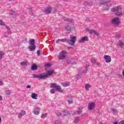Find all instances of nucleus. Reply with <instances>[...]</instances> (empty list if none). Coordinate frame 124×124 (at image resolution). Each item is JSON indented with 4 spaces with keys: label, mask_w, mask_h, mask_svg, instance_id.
<instances>
[{
    "label": "nucleus",
    "mask_w": 124,
    "mask_h": 124,
    "mask_svg": "<svg viewBox=\"0 0 124 124\" xmlns=\"http://www.w3.org/2000/svg\"><path fill=\"white\" fill-rule=\"evenodd\" d=\"M111 112H112L113 114H115V113H116V112H117V110H116V109H111Z\"/></svg>",
    "instance_id": "obj_36"
},
{
    "label": "nucleus",
    "mask_w": 124,
    "mask_h": 124,
    "mask_svg": "<svg viewBox=\"0 0 124 124\" xmlns=\"http://www.w3.org/2000/svg\"><path fill=\"white\" fill-rule=\"evenodd\" d=\"M9 0L10 1H13V0Z\"/></svg>",
    "instance_id": "obj_59"
},
{
    "label": "nucleus",
    "mask_w": 124,
    "mask_h": 124,
    "mask_svg": "<svg viewBox=\"0 0 124 124\" xmlns=\"http://www.w3.org/2000/svg\"><path fill=\"white\" fill-rule=\"evenodd\" d=\"M69 112L67 111H64L63 112L64 116H67V115H69Z\"/></svg>",
    "instance_id": "obj_31"
},
{
    "label": "nucleus",
    "mask_w": 124,
    "mask_h": 124,
    "mask_svg": "<svg viewBox=\"0 0 124 124\" xmlns=\"http://www.w3.org/2000/svg\"><path fill=\"white\" fill-rule=\"evenodd\" d=\"M56 91H58L59 93H63L62 90V87L60 86H58L57 88L56 89Z\"/></svg>",
    "instance_id": "obj_19"
},
{
    "label": "nucleus",
    "mask_w": 124,
    "mask_h": 124,
    "mask_svg": "<svg viewBox=\"0 0 124 124\" xmlns=\"http://www.w3.org/2000/svg\"><path fill=\"white\" fill-rule=\"evenodd\" d=\"M70 39H66V42L68 43L69 45L71 46H74L75 45V42L76 41V36L71 35L70 36Z\"/></svg>",
    "instance_id": "obj_3"
},
{
    "label": "nucleus",
    "mask_w": 124,
    "mask_h": 124,
    "mask_svg": "<svg viewBox=\"0 0 124 124\" xmlns=\"http://www.w3.org/2000/svg\"><path fill=\"white\" fill-rule=\"evenodd\" d=\"M26 88H27V89H31V85H27Z\"/></svg>",
    "instance_id": "obj_48"
},
{
    "label": "nucleus",
    "mask_w": 124,
    "mask_h": 124,
    "mask_svg": "<svg viewBox=\"0 0 124 124\" xmlns=\"http://www.w3.org/2000/svg\"><path fill=\"white\" fill-rule=\"evenodd\" d=\"M89 4H90V3H89V2H85L84 3V5H89Z\"/></svg>",
    "instance_id": "obj_46"
},
{
    "label": "nucleus",
    "mask_w": 124,
    "mask_h": 124,
    "mask_svg": "<svg viewBox=\"0 0 124 124\" xmlns=\"http://www.w3.org/2000/svg\"><path fill=\"white\" fill-rule=\"evenodd\" d=\"M0 25L1 26H4V22H3L2 20H0Z\"/></svg>",
    "instance_id": "obj_38"
},
{
    "label": "nucleus",
    "mask_w": 124,
    "mask_h": 124,
    "mask_svg": "<svg viewBox=\"0 0 124 124\" xmlns=\"http://www.w3.org/2000/svg\"><path fill=\"white\" fill-rule=\"evenodd\" d=\"M26 115V111L24 110H22L20 112V114L18 115V118H21L23 116Z\"/></svg>",
    "instance_id": "obj_12"
},
{
    "label": "nucleus",
    "mask_w": 124,
    "mask_h": 124,
    "mask_svg": "<svg viewBox=\"0 0 124 124\" xmlns=\"http://www.w3.org/2000/svg\"><path fill=\"white\" fill-rule=\"evenodd\" d=\"M37 55L38 56H39L40 55V50H38L37 51Z\"/></svg>",
    "instance_id": "obj_44"
},
{
    "label": "nucleus",
    "mask_w": 124,
    "mask_h": 124,
    "mask_svg": "<svg viewBox=\"0 0 124 124\" xmlns=\"http://www.w3.org/2000/svg\"><path fill=\"white\" fill-rule=\"evenodd\" d=\"M4 37H7V35H5Z\"/></svg>",
    "instance_id": "obj_57"
},
{
    "label": "nucleus",
    "mask_w": 124,
    "mask_h": 124,
    "mask_svg": "<svg viewBox=\"0 0 124 124\" xmlns=\"http://www.w3.org/2000/svg\"><path fill=\"white\" fill-rule=\"evenodd\" d=\"M68 102L69 104H71L73 103V101H72V100L71 99H70L68 100Z\"/></svg>",
    "instance_id": "obj_34"
},
{
    "label": "nucleus",
    "mask_w": 124,
    "mask_h": 124,
    "mask_svg": "<svg viewBox=\"0 0 124 124\" xmlns=\"http://www.w3.org/2000/svg\"><path fill=\"white\" fill-rule=\"evenodd\" d=\"M90 88H91V85L89 84H87L86 85H85V89L86 90H89V89H90Z\"/></svg>",
    "instance_id": "obj_27"
},
{
    "label": "nucleus",
    "mask_w": 124,
    "mask_h": 124,
    "mask_svg": "<svg viewBox=\"0 0 124 124\" xmlns=\"http://www.w3.org/2000/svg\"><path fill=\"white\" fill-rule=\"evenodd\" d=\"M110 11L111 12H113V13H115L116 16H121V15H122V8L120 7L119 6L112 8L110 10Z\"/></svg>",
    "instance_id": "obj_2"
},
{
    "label": "nucleus",
    "mask_w": 124,
    "mask_h": 124,
    "mask_svg": "<svg viewBox=\"0 0 124 124\" xmlns=\"http://www.w3.org/2000/svg\"><path fill=\"white\" fill-rule=\"evenodd\" d=\"M122 75L124 77V68L122 70Z\"/></svg>",
    "instance_id": "obj_51"
},
{
    "label": "nucleus",
    "mask_w": 124,
    "mask_h": 124,
    "mask_svg": "<svg viewBox=\"0 0 124 124\" xmlns=\"http://www.w3.org/2000/svg\"><path fill=\"white\" fill-rule=\"evenodd\" d=\"M5 93L6 94H8V95L10 94V91H9V90H6L5 91Z\"/></svg>",
    "instance_id": "obj_35"
},
{
    "label": "nucleus",
    "mask_w": 124,
    "mask_h": 124,
    "mask_svg": "<svg viewBox=\"0 0 124 124\" xmlns=\"http://www.w3.org/2000/svg\"><path fill=\"white\" fill-rule=\"evenodd\" d=\"M52 9L51 7H48L47 8H46L44 10V14H51V13H52Z\"/></svg>",
    "instance_id": "obj_8"
},
{
    "label": "nucleus",
    "mask_w": 124,
    "mask_h": 124,
    "mask_svg": "<svg viewBox=\"0 0 124 124\" xmlns=\"http://www.w3.org/2000/svg\"><path fill=\"white\" fill-rule=\"evenodd\" d=\"M1 122V118H0V123Z\"/></svg>",
    "instance_id": "obj_58"
},
{
    "label": "nucleus",
    "mask_w": 124,
    "mask_h": 124,
    "mask_svg": "<svg viewBox=\"0 0 124 124\" xmlns=\"http://www.w3.org/2000/svg\"><path fill=\"white\" fill-rule=\"evenodd\" d=\"M118 124H124V121H120Z\"/></svg>",
    "instance_id": "obj_50"
},
{
    "label": "nucleus",
    "mask_w": 124,
    "mask_h": 124,
    "mask_svg": "<svg viewBox=\"0 0 124 124\" xmlns=\"http://www.w3.org/2000/svg\"><path fill=\"white\" fill-rule=\"evenodd\" d=\"M94 102H91L88 105V109H93L94 108Z\"/></svg>",
    "instance_id": "obj_10"
},
{
    "label": "nucleus",
    "mask_w": 124,
    "mask_h": 124,
    "mask_svg": "<svg viewBox=\"0 0 124 124\" xmlns=\"http://www.w3.org/2000/svg\"><path fill=\"white\" fill-rule=\"evenodd\" d=\"M4 85V83L1 80H0V86H3Z\"/></svg>",
    "instance_id": "obj_49"
},
{
    "label": "nucleus",
    "mask_w": 124,
    "mask_h": 124,
    "mask_svg": "<svg viewBox=\"0 0 124 124\" xmlns=\"http://www.w3.org/2000/svg\"><path fill=\"white\" fill-rule=\"evenodd\" d=\"M60 42H66V38H64V39H58L56 41V43L57 44H59V43Z\"/></svg>",
    "instance_id": "obj_14"
},
{
    "label": "nucleus",
    "mask_w": 124,
    "mask_h": 124,
    "mask_svg": "<svg viewBox=\"0 0 124 124\" xmlns=\"http://www.w3.org/2000/svg\"><path fill=\"white\" fill-rule=\"evenodd\" d=\"M33 78H36L39 79V80L44 79V76L43 73L39 74V75H32Z\"/></svg>",
    "instance_id": "obj_5"
},
{
    "label": "nucleus",
    "mask_w": 124,
    "mask_h": 124,
    "mask_svg": "<svg viewBox=\"0 0 124 124\" xmlns=\"http://www.w3.org/2000/svg\"><path fill=\"white\" fill-rule=\"evenodd\" d=\"M118 122H114V124H118Z\"/></svg>",
    "instance_id": "obj_54"
},
{
    "label": "nucleus",
    "mask_w": 124,
    "mask_h": 124,
    "mask_svg": "<svg viewBox=\"0 0 124 124\" xmlns=\"http://www.w3.org/2000/svg\"><path fill=\"white\" fill-rule=\"evenodd\" d=\"M47 117V113H45V114H42L41 118H42V119H44L45 118H46Z\"/></svg>",
    "instance_id": "obj_26"
},
{
    "label": "nucleus",
    "mask_w": 124,
    "mask_h": 124,
    "mask_svg": "<svg viewBox=\"0 0 124 124\" xmlns=\"http://www.w3.org/2000/svg\"><path fill=\"white\" fill-rule=\"evenodd\" d=\"M1 100H2V97L0 95V101H1Z\"/></svg>",
    "instance_id": "obj_53"
},
{
    "label": "nucleus",
    "mask_w": 124,
    "mask_h": 124,
    "mask_svg": "<svg viewBox=\"0 0 124 124\" xmlns=\"http://www.w3.org/2000/svg\"><path fill=\"white\" fill-rule=\"evenodd\" d=\"M90 111H91L92 110V109H89Z\"/></svg>",
    "instance_id": "obj_60"
},
{
    "label": "nucleus",
    "mask_w": 124,
    "mask_h": 124,
    "mask_svg": "<svg viewBox=\"0 0 124 124\" xmlns=\"http://www.w3.org/2000/svg\"><path fill=\"white\" fill-rule=\"evenodd\" d=\"M10 15H12V17H14V15H15V12H12V13H10Z\"/></svg>",
    "instance_id": "obj_43"
},
{
    "label": "nucleus",
    "mask_w": 124,
    "mask_h": 124,
    "mask_svg": "<svg viewBox=\"0 0 124 124\" xmlns=\"http://www.w3.org/2000/svg\"><path fill=\"white\" fill-rule=\"evenodd\" d=\"M65 29L66 30V31H71V27H70V26L68 25L65 28Z\"/></svg>",
    "instance_id": "obj_25"
},
{
    "label": "nucleus",
    "mask_w": 124,
    "mask_h": 124,
    "mask_svg": "<svg viewBox=\"0 0 124 124\" xmlns=\"http://www.w3.org/2000/svg\"><path fill=\"white\" fill-rule=\"evenodd\" d=\"M95 64H96V65H99V63L95 62Z\"/></svg>",
    "instance_id": "obj_52"
},
{
    "label": "nucleus",
    "mask_w": 124,
    "mask_h": 124,
    "mask_svg": "<svg viewBox=\"0 0 124 124\" xmlns=\"http://www.w3.org/2000/svg\"><path fill=\"white\" fill-rule=\"evenodd\" d=\"M86 72H87V70H86V71H83V73H86Z\"/></svg>",
    "instance_id": "obj_56"
},
{
    "label": "nucleus",
    "mask_w": 124,
    "mask_h": 124,
    "mask_svg": "<svg viewBox=\"0 0 124 124\" xmlns=\"http://www.w3.org/2000/svg\"><path fill=\"white\" fill-rule=\"evenodd\" d=\"M37 94L35 93H31V97L33 99H37Z\"/></svg>",
    "instance_id": "obj_20"
},
{
    "label": "nucleus",
    "mask_w": 124,
    "mask_h": 124,
    "mask_svg": "<svg viewBox=\"0 0 124 124\" xmlns=\"http://www.w3.org/2000/svg\"><path fill=\"white\" fill-rule=\"evenodd\" d=\"M59 85L56 83H52L50 84V88L51 89H55V90L57 89Z\"/></svg>",
    "instance_id": "obj_13"
},
{
    "label": "nucleus",
    "mask_w": 124,
    "mask_h": 124,
    "mask_svg": "<svg viewBox=\"0 0 124 124\" xmlns=\"http://www.w3.org/2000/svg\"><path fill=\"white\" fill-rule=\"evenodd\" d=\"M55 124H62V122H59L58 121H56L55 122Z\"/></svg>",
    "instance_id": "obj_42"
},
{
    "label": "nucleus",
    "mask_w": 124,
    "mask_h": 124,
    "mask_svg": "<svg viewBox=\"0 0 124 124\" xmlns=\"http://www.w3.org/2000/svg\"><path fill=\"white\" fill-rule=\"evenodd\" d=\"M93 33H94V35H96L97 36H98V35H99L98 33L95 31H94Z\"/></svg>",
    "instance_id": "obj_45"
},
{
    "label": "nucleus",
    "mask_w": 124,
    "mask_h": 124,
    "mask_svg": "<svg viewBox=\"0 0 124 124\" xmlns=\"http://www.w3.org/2000/svg\"><path fill=\"white\" fill-rule=\"evenodd\" d=\"M119 46H120L121 48H123V47L124 46V43L122 42H120Z\"/></svg>",
    "instance_id": "obj_28"
},
{
    "label": "nucleus",
    "mask_w": 124,
    "mask_h": 124,
    "mask_svg": "<svg viewBox=\"0 0 124 124\" xmlns=\"http://www.w3.org/2000/svg\"><path fill=\"white\" fill-rule=\"evenodd\" d=\"M56 89L52 88L51 90H50V93H56Z\"/></svg>",
    "instance_id": "obj_29"
},
{
    "label": "nucleus",
    "mask_w": 124,
    "mask_h": 124,
    "mask_svg": "<svg viewBox=\"0 0 124 124\" xmlns=\"http://www.w3.org/2000/svg\"><path fill=\"white\" fill-rule=\"evenodd\" d=\"M54 73V71L52 70L47 71V72L45 73H43V75L44 76V79L48 76L52 75Z\"/></svg>",
    "instance_id": "obj_7"
},
{
    "label": "nucleus",
    "mask_w": 124,
    "mask_h": 124,
    "mask_svg": "<svg viewBox=\"0 0 124 124\" xmlns=\"http://www.w3.org/2000/svg\"><path fill=\"white\" fill-rule=\"evenodd\" d=\"M61 85L64 87H68V86L70 85V82H67L66 83L62 82L61 83Z\"/></svg>",
    "instance_id": "obj_16"
},
{
    "label": "nucleus",
    "mask_w": 124,
    "mask_h": 124,
    "mask_svg": "<svg viewBox=\"0 0 124 124\" xmlns=\"http://www.w3.org/2000/svg\"><path fill=\"white\" fill-rule=\"evenodd\" d=\"M87 31H88V32H89V33H90V34H93V33H94V30L93 29H90L89 28H87L86 29Z\"/></svg>",
    "instance_id": "obj_18"
},
{
    "label": "nucleus",
    "mask_w": 124,
    "mask_h": 124,
    "mask_svg": "<svg viewBox=\"0 0 124 124\" xmlns=\"http://www.w3.org/2000/svg\"><path fill=\"white\" fill-rule=\"evenodd\" d=\"M57 117H61V116H62V113L58 112L57 113Z\"/></svg>",
    "instance_id": "obj_41"
},
{
    "label": "nucleus",
    "mask_w": 124,
    "mask_h": 124,
    "mask_svg": "<svg viewBox=\"0 0 124 124\" xmlns=\"http://www.w3.org/2000/svg\"><path fill=\"white\" fill-rule=\"evenodd\" d=\"M111 23L113 25H119L121 21H120V18L119 17H115L111 20Z\"/></svg>",
    "instance_id": "obj_6"
},
{
    "label": "nucleus",
    "mask_w": 124,
    "mask_h": 124,
    "mask_svg": "<svg viewBox=\"0 0 124 124\" xmlns=\"http://www.w3.org/2000/svg\"><path fill=\"white\" fill-rule=\"evenodd\" d=\"M80 114H82V110L79 109L78 110H77V111H75L73 114V116H75V115H80Z\"/></svg>",
    "instance_id": "obj_17"
},
{
    "label": "nucleus",
    "mask_w": 124,
    "mask_h": 124,
    "mask_svg": "<svg viewBox=\"0 0 124 124\" xmlns=\"http://www.w3.org/2000/svg\"><path fill=\"white\" fill-rule=\"evenodd\" d=\"M45 66L46 67H51V64H50L49 63H47L45 64Z\"/></svg>",
    "instance_id": "obj_39"
},
{
    "label": "nucleus",
    "mask_w": 124,
    "mask_h": 124,
    "mask_svg": "<svg viewBox=\"0 0 124 124\" xmlns=\"http://www.w3.org/2000/svg\"><path fill=\"white\" fill-rule=\"evenodd\" d=\"M37 69V65L33 64L31 67V70H36Z\"/></svg>",
    "instance_id": "obj_24"
},
{
    "label": "nucleus",
    "mask_w": 124,
    "mask_h": 124,
    "mask_svg": "<svg viewBox=\"0 0 124 124\" xmlns=\"http://www.w3.org/2000/svg\"><path fill=\"white\" fill-rule=\"evenodd\" d=\"M67 63H71V60H67Z\"/></svg>",
    "instance_id": "obj_47"
},
{
    "label": "nucleus",
    "mask_w": 124,
    "mask_h": 124,
    "mask_svg": "<svg viewBox=\"0 0 124 124\" xmlns=\"http://www.w3.org/2000/svg\"><path fill=\"white\" fill-rule=\"evenodd\" d=\"M6 29L8 30V31H6V32L5 33V34H6V33H8V34H11V30H10L9 27L7 26Z\"/></svg>",
    "instance_id": "obj_22"
},
{
    "label": "nucleus",
    "mask_w": 124,
    "mask_h": 124,
    "mask_svg": "<svg viewBox=\"0 0 124 124\" xmlns=\"http://www.w3.org/2000/svg\"><path fill=\"white\" fill-rule=\"evenodd\" d=\"M71 64H76V62L74 60H71Z\"/></svg>",
    "instance_id": "obj_40"
},
{
    "label": "nucleus",
    "mask_w": 124,
    "mask_h": 124,
    "mask_svg": "<svg viewBox=\"0 0 124 124\" xmlns=\"http://www.w3.org/2000/svg\"><path fill=\"white\" fill-rule=\"evenodd\" d=\"M110 2V0H101L100 3L101 4H106V3H109Z\"/></svg>",
    "instance_id": "obj_15"
},
{
    "label": "nucleus",
    "mask_w": 124,
    "mask_h": 124,
    "mask_svg": "<svg viewBox=\"0 0 124 124\" xmlns=\"http://www.w3.org/2000/svg\"><path fill=\"white\" fill-rule=\"evenodd\" d=\"M84 115H85V114H82V116H84Z\"/></svg>",
    "instance_id": "obj_61"
},
{
    "label": "nucleus",
    "mask_w": 124,
    "mask_h": 124,
    "mask_svg": "<svg viewBox=\"0 0 124 124\" xmlns=\"http://www.w3.org/2000/svg\"><path fill=\"white\" fill-rule=\"evenodd\" d=\"M91 62H92V63H94V62H95V58H92L91 59Z\"/></svg>",
    "instance_id": "obj_33"
},
{
    "label": "nucleus",
    "mask_w": 124,
    "mask_h": 124,
    "mask_svg": "<svg viewBox=\"0 0 124 124\" xmlns=\"http://www.w3.org/2000/svg\"><path fill=\"white\" fill-rule=\"evenodd\" d=\"M34 115H38V114H39V111L35 110L34 111Z\"/></svg>",
    "instance_id": "obj_37"
},
{
    "label": "nucleus",
    "mask_w": 124,
    "mask_h": 124,
    "mask_svg": "<svg viewBox=\"0 0 124 124\" xmlns=\"http://www.w3.org/2000/svg\"><path fill=\"white\" fill-rule=\"evenodd\" d=\"M21 65H27V62L23 61L20 63Z\"/></svg>",
    "instance_id": "obj_32"
},
{
    "label": "nucleus",
    "mask_w": 124,
    "mask_h": 124,
    "mask_svg": "<svg viewBox=\"0 0 124 124\" xmlns=\"http://www.w3.org/2000/svg\"><path fill=\"white\" fill-rule=\"evenodd\" d=\"M35 40L33 39H32L29 41V44L31 46H28L29 49L31 52H33L35 51V49L36 48V46H35Z\"/></svg>",
    "instance_id": "obj_1"
},
{
    "label": "nucleus",
    "mask_w": 124,
    "mask_h": 124,
    "mask_svg": "<svg viewBox=\"0 0 124 124\" xmlns=\"http://www.w3.org/2000/svg\"><path fill=\"white\" fill-rule=\"evenodd\" d=\"M2 56H3V52L0 51V60L2 59Z\"/></svg>",
    "instance_id": "obj_30"
},
{
    "label": "nucleus",
    "mask_w": 124,
    "mask_h": 124,
    "mask_svg": "<svg viewBox=\"0 0 124 124\" xmlns=\"http://www.w3.org/2000/svg\"><path fill=\"white\" fill-rule=\"evenodd\" d=\"M63 20L64 21H66V22H72L74 21L73 19L67 18L66 17H64Z\"/></svg>",
    "instance_id": "obj_21"
},
{
    "label": "nucleus",
    "mask_w": 124,
    "mask_h": 124,
    "mask_svg": "<svg viewBox=\"0 0 124 124\" xmlns=\"http://www.w3.org/2000/svg\"><path fill=\"white\" fill-rule=\"evenodd\" d=\"M67 55V52L65 50H63L59 53L58 55L59 60H63L65 58H66V55Z\"/></svg>",
    "instance_id": "obj_4"
},
{
    "label": "nucleus",
    "mask_w": 124,
    "mask_h": 124,
    "mask_svg": "<svg viewBox=\"0 0 124 124\" xmlns=\"http://www.w3.org/2000/svg\"><path fill=\"white\" fill-rule=\"evenodd\" d=\"M85 41H89V40L88 39V37L85 36L79 40V43H83V42H85Z\"/></svg>",
    "instance_id": "obj_11"
},
{
    "label": "nucleus",
    "mask_w": 124,
    "mask_h": 124,
    "mask_svg": "<svg viewBox=\"0 0 124 124\" xmlns=\"http://www.w3.org/2000/svg\"><path fill=\"white\" fill-rule=\"evenodd\" d=\"M80 74L78 75V78H80Z\"/></svg>",
    "instance_id": "obj_55"
},
{
    "label": "nucleus",
    "mask_w": 124,
    "mask_h": 124,
    "mask_svg": "<svg viewBox=\"0 0 124 124\" xmlns=\"http://www.w3.org/2000/svg\"><path fill=\"white\" fill-rule=\"evenodd\" d=\"M79 121H80V117H77L75 118V119L74 120V122L75 124H77L78 123V122H79Z\"/></svg>",
    "instance_id": "obj_23"
},
{
    "label": "nucleus",
    "mask_w": 124,
    "mask_h": 124,
    "mask_svg": "<svg viewBox=\"0 0 124 124\" xmlns=\"http://www.w3.org/2000/svg\"><path fill=\"white\" fill-rule=\"evenodd\" d=\"M104 58L106 62H111V56L109 55H105Z\"/></svg>",
    "instance_id": "obj_9"
}]
</instances>
